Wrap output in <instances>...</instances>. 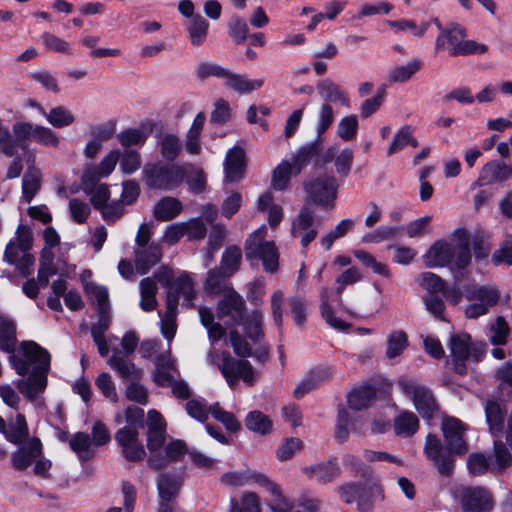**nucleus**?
Returning <instances> with one entry per match:
<instances>
[{"label":"nucleus","mask_w":512,"mask_h":512,"mask_svg":"<svg viewBox=\"0 0 512 512\" xmlns=\"http://www.w3.org/2000/svg\"><path fill=\"white\" fill-rule=\"evenodd\" d=\"M442 431L447 448L443 447L437 436L428 434L424 454L441 476H450L454 469L453 454H464L468 450L464 440L465 426L459 419L445 417L442 421Z\"/></svg>","instance_id":"obj_1"},{"label":"nucleus","mask_w":512,"mask_h":512,"mask_svg":"<svg viewBox=\"0 0 512 512\" xmlns=\"http://www.w3.org/2000/svg\"><path fill=\"white\" fill-rule=\"evenodd\" d=\"M22 350L23 357L13 360L16 372L25 376L33 368L29 377L18 381L17 387L25 397L33 401L46 388L51 355L35 342L23 343Z\"/></svg>","instance_id":"obj_2"},{"label":"nucleus","mask_w":512,"mask_h":512,"mask_svg":"<svg viewBox=\"0 0 512 512\" xmlns=\"http://www.w3.org/2000/svg\"><path fill=\"white\" fill-rule=\"evenodd\" d=\"M35 141L39 145L56 148L60 144L59 136L49 127L27 121H17L10 130L0 119V154L14 157L19 148L25 154L30 151L28 144Z\"/></svg>","instance_id":"obj_3"},{"label":"nucleus","mask_w":512,"mask_h":512,"mask_svg":"<svg viewBox=\"0 0 512 512\" xmlns=\"http://www.w3.org/2000/svg\"><path fill=\"white\" fill-rule=\"evenodd\" d=\"M33 244V234L26 225H19L15 238L11 239L5 248L3 260L13 265L23 277L31 274L34 257L30 254Z\"/></svg>","instance_id":"obj_4"},{"label":"nucleus","mask_w":512,"mask_h":512,"mask_svg":"<svg viewBox=\"0 0 512 512\" xmlns=\"http://www.w3.org/2000/svg\"><path fill=\"white\" fill-rule=\"evenodd\" d=\"M488 50L485 44L466 39V30L463 26L450 23L447 29L438 35L435 41V51H446L450 56H466L470 54H483Z\"/></svg>","instance_id":"obj_5"},{"label":"nucleus","mask_w":512,"mask_h":512,"mask_svg":"<svg viewBox=\"0 0 512 512\" xmlns=\"http://www.w3.org/2000/svg\"><path fill=\"white\" fill-rule=\"evenodd\" d=\"M207 362L220 370L231 388L238 383L239 379L249 385L255 381V372L250 362L245 359H235L228 352L211 349L207 354Z\"/></svg>","instance_id":"obj_6"},{"label":"nucleus","mask_w":512,"mask_h":512,"mask_svg":"<svg viewBox=\"0 0 512 512\" xmlns=\"http://www.w3.org/2000/svg\"><path fill=\"white\" fill-rule=\"evenodd\" d=\"M191 167L190 164L147 163L142 170V179L149 188L171 190L182 183Z\"/></svg>","instance_id":"obj_7"},{"label":"nucleus","mask_w":512,"mask_h":512,"mask_svg":"<svg viewBox=\"0 0 512 512\" xmlns=\"http://www.w3.org/2000/svg\"><path fill=\"white\" fill-rule=\"evenodd\" d=\"M266 227L254 231L245 242V256L248 260L259 259L267 272H275L278 268V250L273 241H266Z\"/></svg>","instance_id":"obj_8"},{"label":"nucleus","mask_w":512,"mask_h":512,"mask_svg":"<svg viewBox=\"0 0 512 512\" xmlns=\"http://www.w3.org/2000/svg\"><path fill=\"white\" fill-rule=\"evenodd\" d=\"M306 203H315L325 209H332L337 198L338 182L333 175H321L304 181Z\"/></svg>","instance_id":"obj_9"},{"label":"nucleus","mask_w":512,"mask_h":512,"mask_svg":"<svg viewBox=\"0 0 512 512\" xmlns=\"http://www.w3.org/2000/svg\"><path fill=\"white\" fill-rule=\"evenodd\" d=\"M397 384L402 393L410 398L415 409L424 419H431L438 410V404L430 388L415 380L402 376Z\"/></svg>","instance_id":"obj_10"},{"label":"nucleus","mask_w":512,"mask_h":512,"mask_svg":"<svg viewBox=\"0 0 512 512\" xmlns=\"http://www.w3.org/2000/svg\"><path fill=\"white\" fill-rule=\"evenodd\" d=\"M465 298L472 302L465 309L466 317L477 319L497 304L500 293L494 286L471 285L465 288Z\"/></svg>","instance_id":"obj_11"},{"label":"nucleus","mask_w":512,"mask_h":512,"mask_svg":"<svg viewBox=\"0 0 512 512\" xmlns=\"http://www.w3.org/2000/svg\"><path fill=\"white\" fill-rule=\"evenodd\" d=\"M450 356L454 365V370L459 375H465L467 372L465 362L473 357L478 361L483 354L480 346L471 345V337L468 334L452 335L449 342Z\"/></svg>","instance_id":"obj_12"},{"label":"nucleus","mask_w":512,"mask_h":512,"mask_svg":"<svg viewBox=\"0 0 512 512\" xmlns=\"http://www.w3.org/2000/svg\"><path fill=\"white\" fill-rule=\"evenodd\" d=\"M291 235L300 239V244L306 248L318 235L315 227L314 211L305 204L291 224Z\"/></svg>","instance_id":"obj_13"},{"label":"nucleus","mask_w":512,"mask_h":512,"mask_svg":"<svg viewBox=\"0 0 512 512\" xmlns=\"http://www.w3.org/2000/svg\"><path fill=\"white\" fill-rule=\"evenodd\" d=\"M464 512H490L494 506L492 493L485 487H466L460 496Z\"/></svg>","instance_id":"obj_14"},{"label":"nucleus","mask_w":512,"mask_h":512,"mask_svg":"<svg viewBox=\"0 0 512 512\" xmlns=\"http://www.w3.org/2000/svg\"><path fill=\"white\" fill-rule=\"evenodd\" d=\"M138 435V431L131 426H125L115 433V440L121 447L122 455L129 462H140L146 456Z\"/></svg>","instance_id":"obj_15"},{"label":"nucleus","mask_w":512,"mask_h":512,"mask_svg":"<svg viewBox=\"0 0 512 512\" xmlns=\"http://www.w3.org/2000/svg\"><path fill=\"white\" fill-rule=\"evenodd\" d=\"M19 448L11 455V463L15 470H26L42 455V443L39 438L32 437L17 444Z\"/></svg>","instance_id":"obj_16"},{"label":"nucleus","mask_w":512,"mask_h":512,"mask_svg":"<svg viewBox=\"0 0 512 512\" xmlns=\"http://www.w3.org/2000/svg\"><path fill=\"white\" fill-rule=\"evenodd\" d=\"M245 303L243 298L233 289H227L217 306L219 319L230 317L233 324H241L244 318Z\"/></svg>","instance_id":"obj_17"},{"label":"nucleus","mask_w":512,"mask_h":512,"mask_svg":"<svg viewBox=\"0 0 512 512\" xmlns=\"http://www.w3.org/2000/svg\"><path fill=\"white\" fill-rule=\"evenodd\" d=\"M322 151V139L301 145L296 151L291 153L290 165L294 168V176L299 175L304 168L314 162Z\"/></svg>","instance_id":"obj_18"},{"label":"nucleus","mask_w":512,"mask_h":512,"mask_svg":"<svg viewBox=\"0 0 512 512\" xmlns=\"http://www.w3.org/2000/svg\"><path fill=\"white\" fill-rule=\"evenodd\" d=\"M134 256L136 271L144 275L161 261L162 247L155 242L146 247H135Z\"/></svg>","instance_id":"obj_19"},{"label":"nucleus","mask_w":512,"mask_h":512,"mask_svg":"<svg viewBox=\"0 0 512 512\" xmlns=\"http://www.w3.org/2000/svg\"><path fill=\"white\" fill-rule=\"evenodd\" d=\"M35 161V153L28 151L26 153V162L28 169L22 179V198L26 203H30L41 187V174L33 164Z\"/></svg>","instance_id":"obj_20"},{"label":"nucleus","mask_w":512,"mask_h":512,"mask_svg":"<svg viewBox=\"0 0 512 512\" xmlns=\"http://www.w3.org/2000/svg\"><path fill=\"white\" fill-rule=\"evenodd\" d=\"M112 356L108 360V365L117 372V374L127 381L139 380L143 372L140 368L118 349H113Z\"/></svg>","instance_id":"obj_21"},{"label":"nucleus","mask_w":512,"mask_h":512,"mask_svg":"<svg viewBox=\"0 0 512 512\" xmlns=\"http://www.w3.org/2000/svg\"><path fill=\"white\" fill-rule=\"evenodd\" d=\"M512 177V166L504 161L492 160L481 169L479 181L482 184L501 183Z\"/></svg>","instance_id":"obj_22"},{"label":"nucleus","mask_w":512,"mask_h":512,"mask_svg":"<svg viewBox=\"0 0 512 512\" xmlns=\"http://www.w3.org/2000/svg\"><path fill=\"white\" fill-rule=\"evenodd\" d=\"M453 259V243L436 241L424 256L425 265L430 268L443 267Z\"/></svg>","instance_id":"obj_23"},{"label":"nucleus","mask_w":512,"mask_h":512,"mask_svg":"<svg viewBox=\"0 0 512 512\" xmlns=\"http://www.w3.org/2000/svg\"><path fill=\"white\" fill-rule=\"evenodd\" d=\"M244 150L240 147H233L228 151L224 163L225 180L227 182H236L244 176Z\"/></svg>","instance_id":"obj_24"},{"label":"nucleus","mask_w":512,"mask_h":512,"mask_svg":"<svg viewBox=\"0 0 512 512\" xmlns=\"http://www.w3.org/2000/svg\"><path fill=\"white\" fill-rule=\"evenodd\" d=\"M340 467L335 459L303 468V473L319 483H329L340 475Z\"/></svg>","instance_id":"obj_25"},{"label":"nucleus","mask_w":512,"mask_h":512,"mask_svg":"<svg viewBox=\"0 0 512 512\" xmlns=\"http://www.w3.org/2000/svg\"><path fill=\"white\" fill-rule=\"evenodd\" d=\"M178 300L177 295L167 292L166 296V312L161 317V333L170 342L176 334V316H177Z\"/></svg>","instance_id":"obj_26"},{"label":"nucleus","mask_w":512,"mask_h":512,"mask_svg":"<svg viewBox=\"0 0 512 512\" xmlns=\"http://www.w3.org/2000/svg\"><path fill=\"white\" fill-rule=\"evenodd\" d=\"M332 376L330 367L321 366L311 370L294 389V396L301 398Z\"/></svg>","instance_id":"obj_27"},{"label":"nucleus","mask_w":512,"mask_h":512,"mask_svg":"<svg viewBox=\"0 0 512 512\" xmlns=\"http://www.w3.org/2000/svg\"><path fill=\"white\" fill-rule=\"evenodd\" d=\"M453 243V265L458 269L467 267L471 261L470 244L468 234L465 230H458L454 234Z\"/></svg>","instance_id":"obj_28"},{"label":"nucleus","mask_w":512,"mask_h":512,"mask_svg":"<svg viewBox=\"0 0 512 512\" xmlns=\"http://www.w3.org/2000/svg\"><path fill=\"white\" fill-rule=\"evenodd\" d=\"M316 88L319 96L324 100L323 103L339 102L345 107L350 106L347 94L331 79L327 78L319 81Z\"/></svg>","instance_id":"obj_29"},{"label":"nucleus","mask_w":512,"mask_h":512,"mask_svg":"<svg viewBox=\"0 0 512 512\" xmlns=\"http://www.w3.org/2000/svg\"><path fill=\"white\" fill-rule=\"evenodd\" d=\"M224 86L240 94L249 93L262 87L263 80L247 79L244 75L233 73L227 70L224 76Z\"/></svg>","instance_id":"obj_30"},{"label":"nucleus","mask_w":512,"mask_h":512,"mask_svg":"<svg viewBox=\"0 0 512 512\" xmlns=\"http://www.w3.org/2000/svg\"><path fill=\"white\" fill-rule=\"evenodd\" d=\"M120 159V151H110L99 163L98 166L88 168L83 175L84 180L95 181L102 177L109 176Z\"/></svg>","instance_id":"obj_31"},{"label":"nucleus","mask_w":512,"mask_h":512,"mask_svg":"<svg viewBox=\"0 0 512 512\" xmlns=\"http://www.w3.org/2000/svg\"><path fill=\"white\" fill-rule=\"evenodd\" d=\"M376 397L375 387L365 384L354 388L347 395L348 406L353 410L368 408Z\"/></svg>","instance_id":"obj_32"},{"label":"nucleus","mask_w":512,"mask_h":512,"mask_svg":"<svg viewBox=\"0 0 512 512\" xmlns=\"http://www.w3.org/2000/svg\"><path fill=\"white\" fill-rule=\"evenodd\" d=\"M2 433L13 444H21L29 439V428L25 417L22 414H17L14 420H11L8 425L5 424Z\"/></svg>","instance_id":"obj_33"},{"label":"nucleus","mask_w":512,"mask_h":512,"mask_svg":"<svg viewBox=\"0 0 512 512\" xmlns=\"http://www.w3.org/2000/svg\"><path fill=\"white\" fill-rule=\"evenodd\" d=\"M140 307L145 312L153 311L157 308L158 301L156 294L158 291L155 279L151 277L143 278L139 283Z\"/></svg>","instance_id":"obj_34"},{"label":"nucleus","mask_w":512,"mask_h":512,"mask_svg":"<svg viewBox=\"0 0 512 512\" xmlns=\"http://www.w3.org/2000/svg\"><path fill=\"white\" fill-rule=\"evenodd\" d=\"M183 209L182 203L174 197H163L154 207V217L159 221H169L177 217Z\"/></svg>","instance_id":"obj_35"},{"label":"nucleus","mask_w":512,"mask_h":512,"mask_svg":"<svg viewBox=\"0 0 512 512\" xmlns=\"http://www.w3.org/2000/svg\"><path fill=\"white\" fill-rule=\"evenodd\" d=\"M181 481L179 477L161 473L157 478V490L160 501H172L179 493Z\"/></svg>","instance_id":"obj_36"},{"label":"nucleus","mask_w":512,"mask_h":512,"mask_svg":"<svg viewBox=\"0 0 512 512\" xmlns=\"http://www.w3.org/2000/svg\"><path fill=\"white\" fill-rule=\"evenodd\" d=\"M168 292H172L177 295V300L182 296L184 298L183 305L192 307V300L195 297V283L192 278L186 272H183L173 284V287Z\"/></svg>","instance_id":"obj_37"},{"label":"nucleus","mask_w":512,"mask_h":512,"mask_svg":"<svg viewBox=\"0 0 512 512\" xmlns=\"http://www.w3.org/2000/svg\"><path fill=\"white\" fill-rule=\"evenodd\" d=\"M158 146L163 159L169 162L175 161L183 148L180 137L172 133L162 135L158 141Z\"/></svg>","instance_id":"obj_38"},{"label":"nucleus","mask_w":512,"mask_h":512,"mask_svg":"<svg viewBox=\"0 0 512 512\" xmlns=\"http://www.w3.org/2000/svg\"><path fill=\"white\" fill-rule=\"evenodd\" d=\"M92 445L93 442L90 435L84 432L75 433L69 439L70 448L77 454L81 461H88L93 457Z\"/></svg>","instance_id":"obj_39"},{"label":"nucleus","mask_w":512,"mask_h":512,"mask_svg":"<svg viewBox=\"0 0 512 512\" xmlns=\"http://www.w3.org/2000/svg\"><path fill=\"white\" fill-rule=\"evenodd\" d=\"M44 117L52 127L58 129L68 127L76 120L74 113L63 105L51 108Z\"/></svg>","instance_id":"obj_40"},{"label":"nucleus","mask_w":512,"mask_h":512,"mask_svg":"<svg viewBox=\"0 0 512 512\" xmlns=\"http://www.w3.org/2000/svg\"><path fill=\"white\" fill-rule=\"evenodd\" d=\"M419 428V420L411 411H404L394 420V430L399 436L410 437Z\"/></svg>","instance_id":"obj_41"},{"label":"nucleus","mask_w":512,"mask_h":512,"mask_svg":"<svg viewBox=\"0 0 512 512\" xmlns=\"http://www.w3.org/2000/svg\"><path fill=\"white\" fill-rule=\"evenodd\" d=\"M242 260V251L236 245L228 246L221 258L220 269L226 276L233 275L239 270Z\"/></svg>","instance_id":"obj_42"},{"label":"nucleus","mask_w":512,"mask_h":512,"mask_svg":"<svg viewBox=\"0 0 512 512\" xmlns=\"http://www.w3.org/2000/svg\"><path fill=\"white\" fill-rule=\"evenodd\" d=\"M486 420L490 432L498 436L503 431L504 411L499 403L495 401H487L485 406Z\"/></svg>","instance_id":"obj_43"},{"label":"nucleus","mask_w":512,"mask_h":512,"mask_svg":"<svg viewBox=\"0 0 512 512\" xmlns=\"http://www.w3.org/2000/svg\"><path fill=\"white\" fill-rule=\"evenodd\" d=\"M291 176H294V168L288 160L281 161L272 171V188L278 191L287 189Z\"/></svg>","instance_id":"obj_44"},{"label":"nucleus","mask_w":512,"mask_h":512,"mask_svg":"<svg viewBox=\"0 0 512 512\" xmlns=\"http://www.w3.org/2000/svg\"><path fill=\"white\" fill-rule=\"evenodd\" d=\"M16 344V325L6 317L0 319V350L11 352Z\"/></svg>","instance_id":"obj_45"},{"label":"nucleus","mask_w":512,"mask_h":512,"mask_svg":"<svg viewBox=\"0 0 512 512\" xmlns=\"http://www.w3.org/2000/svg\"><path fill=\"white\" fill-rule=\"evenodd\" d=\"M209 23L201 16L195 15L187 25L189 37L193 46H200L206 39Z\"/></svg>","instance_id":"obj_46"},{"label":"nucleus","mask_w":512,"mask_h":512,"mask_svg":"<svg viewBox=\"0 0 512 512\" xmlns=\"http://www.w3.org/2000/svg\"><path fill=\"white\" fill-rule=\"evenodd\" d=\"M422 62L417 59H412L405 65L397 66L391 70L388 81L390 83H404L420 70Z\"/></svg>","instance_id":"obj_47"},{"label":"nucleus","mask_w":512,"mask_h":512,"mask_svg":"<svg viewBox=\"0 0 512 512\" xmlns=\"http://www.w3.org/2000/svg\"><path fill=\"white\" fill-rule=\"evenodd\" d=\"M245 426L248 430L265 435L272 429L271 420L261 411H251L245 418Z\"/></svg>","instance_id":"obj_48"},{"label":"nucleus","mask_w":512,"mask_h":512,"mask_svg":"<svg viewBox=\"0 0 512 512\" xmlns=\"http://www.w3.org/2000/svg\"><path fill=\"white\" fill-rule=\"evenodd\" d=\"M408 346L407 334L402 330L393 331L387 338L386 356L393 359Z\"/></svg>","instance_id":"obj_49"},{"label":"nucleus","mask_w":512,"mask_h":512,"mask_svg":"<svg viewBox=\"0 0 512 512\" xmlns=\"http://www.w3.org/2000/svg\"><path fill=\"white\" fill-rule=\"evenodd\" d=\"M54 255L51 251L44 250L41 255L40 265L37 273V281L43 287L48 285L49 277L57 273L53 263Z\"/></svg>","instance_id":"obj_50"},{"label":"nucleus","mask_w":512,"mask_h":512,"mask_svg":"<svg viewBox=\"0 0 512 512\" xmlns=\"http://www.w3.org/2000/svg\"><path fill=\"white\" fill-rule=\"evenodd\" d=\"M353 255L366 267L372 269V271L378 275L386 278L391 277L388 266L382 262H378L375 257L365 250H354Z\"/></svg>","instance_id":"obj_51"},{"label":"nucleus","mask_w":512,"mask_h":512,"mask_svg":"<svg viewBox=\"0 0 512 512\" xmlns=\"http://www.w3.org/2000/svg\"><path fill=\"white\" fill-rule=\"evenodd\" d=\"M408 144L412 147H417L419 145L418 141L412 135L411 127L406 125L394 136V139L388 149V155H392L400 151Z\"/></svg>","instance_id":"obj_52"},{"label":"nucleus","mask_w":512,"mask_h":512,"mask_svg":"<svg viewBox=\"0 0 512 512\" xmlns=\"http://www.w3.org/2000/svg\"><path fill=\"white\" fill-rule=\"evenodd\" d=\"M209 411L213 418L221 422L227 430L231 432H238L240 430V422L231 412L222 409L218 403L209 406Z\"/></svg>","instance_id":"obj_53"},{"label":"nucleus","mask_w":512,"mask_h":512,"mask_svg":"<svg viewBox=\"0 0 512 512\" xmlns=\"http://www.w3.org/2000/svg\"><path fill=\"white\" fill-rule=\"evenodd\" d=\"M353 227L354 221L351 219L340 221L332 231L321 238V245L326 251L330 250L334 241L344 237Z\"/></svg>","instance_id":"obj_54"},{"label":"nucleus","mask_w":512,"mask_h":512,"mask_svg":"<svg viewBox=\"0 0 512 512\" xmlns=\"http://www.w3.org/2000/svg\"><path fill=\"white\" fill-rule=\"evenodd\" d=\"M358 119L356 115L342 118L337 125V135L344 141H351L356 137Z\"/></svg>","instance_id":"obj_55"},{"label":"nucleus","mask_w":512,"mask_h":512,"mask_svg":"<svg viewBox=\"0 0 512 512\" xmlns=\"http://www.w3.org/2000/svg\"><path fill=\"white\" fill-rule=\"evenodd\" d=\"M353 420L350 414L343 407L338 409V417L336 422L335 437L343 442L348 438L349 429L353 428Z\"/></svg>","instance_id":"obj_56"},{"label":"nucleus","mask_w":512,"mask_h":512,"mask_svg":"<svg viewBox=\"0 0 512 512\" xmlns=\"http://www.w3.org/2000/svg\"><path fill=\"white\" fill-rule=\"evenodd\" d=\"M419 285L431 294L444 291L445 281L431 272H423L418 276Z\"/></svg>","instance_id":"obj_57"},{"label":"nucleus","mask_w":512,"mask_h":512,"mask_svg":"<svg viewBox=\"0 0 512 512\" xmlns=\"http://www.w3.org/2000/svg\"><path fill=\"white\" fill-rule=\"evenodd\" d=\"M272 499L269 507L272 512H291L294 508V502L288 499L283 493L279 485L275 487V490L270 492Z\"/></svg>","instance_id":"obj_58"},{"label":"nucleus","mask_w":512,"mask_h":512,"mask_svg":"<svg viewBox=\"0 0 512 512\" xmlns=\"http://www.w3.org/2000/svg\"><path fill=\"white\" fill-rule=\"evenodd\" d=\"M262 321L263 316L261 312L253 311L245 322L246 334L254 342L259 341L263 337Z\"/></svg>","instance_id":"obj_59"},{"label":"nucleus","mask_w":512,"mask_h":512,"mask_svg":"<svg viewBox=\"0 0 512 512\" xmlns=\"http://www.w3.org/2000/svg\"><path fill=\"white\" fill-rule=\"evenodd\" d=\"M334 122V111L330 103H322L317 112L318 137L323 134Z\"/></svg>","instance_id":"obj_60"},{"label":"nucleus","mask_w":512,"mask_h":512,"mask_svg":"<svg viewBox=\"0 0 512 512\" xmlns=\"http://www.w3.org/2000/svg\"><path fill=\"white\" fill-rule=\"evenodd\" d=\"M224 276L221 269L220 271L211 269L206 278L205 289L209 293L219 294L223 292L225 294L228 288L225 286Z\"/></svg>","instance_id":"obj_61"},{"label":"nucleus","mask_w":512,"mask_h":512,"mask_svg":"<svg viewBox=\"0 0 512 512\" xmlns=\"http://www.w3.org/2000/svg\"><path fill=\"white\" fill-rule=\"evenodd\" d=\"M95 385L102 394L112 402L118 401V395L112 377L110 374L103 372L95 380Z\"/></svg>","instance_id":"obj_62"},{"label":"nucleus","mask_w":512,"mask_h":512,"mask_svg":"<svg viewBox=\"0 0 512 512\" xmlns=\"http://www.w3.org/2000/svg\"><path fill=\"white\" fill-rule=\"evenodd\" d=\"M249 33L247 23L239 16H233L229 23V34L237 44L246 41Z\"/></svg>","instance_id":"obj_63"},{"label":"nucleus","mask_w":512,"mask_h":512,"mask_svg":"<svg viewBox=\"0 0 512 512\" xmlns=\"http://www.w3.org/2000/svg\"><path fill=\"white\" fill-rule=\"evenodd\" d=\"M492 262L495 265H512V235H508L492 255Z\"/></svg>","instance_id":"obj_64"}]
</instances>
